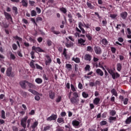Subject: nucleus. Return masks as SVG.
<instances>
[{
  "label": "nucleus",
  "mask_w": 131,
  "mask_h": 131,
  "mask_svg": "<svg viewBox=\"0 0 131 131\" xmlns=\"http://www.w3.org/2000/svg\"><path fill=\"white\" fill-rule=\"evenodd\" d=\"M104 76L105 78H110L109 74H108V72L106 70L104 71Z\"/></svg>",
  "instance_id": "864d4df0"
},
{
  "label": "nucleus",
  "mask_w": 131,
  "mask_h": 131,
  "mask_svg": "<svg viewBox=\"0 0 131 131\" xmlns=\"http://www.w3.org/2000/svg\"><path fill=\"white\" fill-rule=\"evenodd\" d=\"M1 117L3 119H6V112L4 110L1 111Z\"/></svg>",
  "instance_id": "7c9ffc66"
},
{
  "label": "nucleus",
  "mask_w": 131,
  "mask_h": 131,
  "mask_svg": "<svg viewBox=\"0 0 131 131\" xmlns=\"http://www.w3.org/2000/svg\"><path fill=\"white\" fill-rule=\"evenodd\" d=\"M111 92L112 93V94L113 95H114V96H115L116 97H117L118 94H117V92H116V90H115V89H113Z\"/></svg>",
  "instance_id": "72a5a7b5"
},
{
  "label": "nucleus",
  "mask_w": 131,
  "mask_h": 131,
  "mask_svg": "<svg viewBox=\"0 0 131 131\" xmlns=\"http://www.w3.org/2000/svg\"><path fill=\"white\" fill-rule=\"evenodd\" d=\"M28 91H29V92H30V93H31L32 94H33V95H39L41 97V96H42V94L39 93L36 91L33 90H32L31 89H29Z\"/></svg>",
  "instance_id": "f8f14e48"
},
{
  "label": "nucleus",
  "mask_w": 131,
  "mask_h": 131,
  "mask_svg": "<svg viewBox=\"0 0 131 131\" xmlns=\"http://www.w3.org/2000/svg\"><path fill=\"white\" fill-rule=\"evenodd\" d=\"M12 10L14 11L13 12L15 15H18V8L16 7L13 6L12 7Z\"/></svg>",
  "instance_id": "2f4dec72"
},
{
  "label": "nucleus",
  "mask_w": 131,
  "mask_h": 131,
  "mask_svg": "<svg viewBox=\"0 0 131 131\" xmlns=\"http://www.w3.org/2000/svg\"><path fill=\"white\" fill-rule=\"evenodd\" d=\"M72 124L73 126H78L79 124H80V122L76 120H75L72 121Z\"/></svg>",
  "instance_id": "f3484780"
},
{
  "label": "nucleus",
  "mask_w": 131,
  "mask_h": 131,
  "mask_svg": "<svg viewBox=\"0 0 131 131\" xmlns=\"http://www.w3.org/2000/svg\"><path fill=\"white\" fill-rule=\"evenodd\" d=\"M96 73L98 75H100V76H103V75H104V72L100 69H97L96 70Z\"/></svg>",
  "instance_id": "6ab92c4d"
},
{
  "label": "nucleus",
  "mask_w": 131,
  "mask_h": 131,
  "mask_svg": "<svg viewBox=\"0 0 131 131\" xmlns=\"http://www.w3.org/2000/svg\"><path fill=\"white\" fill-rule=\"evenodd\" d=\"M12 49H13V50H14V51H16V50H17V49H18V47L17 46V45L13 43L12 45Z\"/></svg>",
  "instance_id": "6e6d98bb"
},
{
  "label": "nucleus",
  "mask_w": 131,
  "mask_h": 131,
  "mask_svg": "<svg viewBox=\"0 0 131 131\" xmlns=\"http://www.w3.org/2000/svg\"><path fill=\"white\" fill-rule=\"evenodd\" d=\"M82 96L83 98H86L89 97V94L88 93H85V92H83L82 93Z\"/></svg>",
  "instance_id": "c03bdc74"
},
{
  "label": "nucleus",
  "mask_w": 131,
  "mask_h": 131,
  "mask_svg": "<svg viewBox=\"0 0 131 131\" xmlns=\"http://www.w3.org/2000/svg\"><path fill=\"white\" fill-rule=\"evenodd\" d=\"M57 116L54 114H52L51 116L47 119V121H52V120H56L57 119Z\"/></svg>",
  "instance_id": "6e6552de"
},
{
  "label": "nucleus",
  "mask_w": 131,
  "mask_h": 131,
  "mask_svg": "<svg viewBox=\"0 0 131 131\" xmlns=\"http://www.w3.org/2000/svg\"><path fill=\"white\" fill-rule=\"evenodd\" d=\"M53 42L50 39L47 40V45L49 47H51L52 46V43Z\"/></svg>",
  "instance_id": "052dcab7"
},
{
  "label": "nucleus",
  "mask_w": 131,
  "mask_h": 131,
  "mask_svg": "<svg viewBox=\"0 0 131 131\" xmlns=\"http://www.w3.org/2000/svg\"><path fill=\"white\" fill-rule=\"evenodd\" d=\"M84 27H85L86 28L88 29V28H90V27H91V24H85L84 23Z\"/></svg>",
  "instance_id": "69168bd1"
},
{
  "label": "nucleus",
  "mask_w": 131,
  "mask_h": 131,
  "mask_svg": "<svg viewBox=\"0 0 131 131\" xmlns=\"http://www.w3.org/2000/svg\"><path fill=\"white\" fill-rule=\"evenodd\" d=\"M86 51H87V52H90V53H93V51H94V50L93 49L92 47L88 46V47H87Z\"/></svg>",
  "instance_id": "ea45409f"
},
{
  "label": "nucleus",
  "mask_w": 131,
  "mask_h": 131,
  "mask_svg": "<svg viewBox=\"0 0 131 131\" xmlns=\"http://www.w3.org/2000/svg\"><path fill=\"white\" fill-rule=\"evenodd\" d=\"M36 11L37 14H40L41 13V10L40 9V8H39L38 7L36 8Z\"/></svg>",
  "instance_id": "bf43d9fd"
},
{
  "label": "nucleus",
  "mask_w": 131,
  "mask_h": 131,
  "mask_svg": "<svg viewBox=\"0 0 131 131\" xmlns=\"http://www.w3.org/2000/svg\"><path fill=\"white\" fill-rule=\"evenodd\" d=\"M22 4V6L23 7H25L26 8H27V6H28V3L27 2V1L26 0H22L20 4Z\"/></svg>",
  "instance_id": "b1692460"
},
{
  "label": "nucleus",
  "mask_w": 131,
  "mask_h": 131,
  "mask_svg": "<svg viewBox=\"0 0 131 131\" xmlns=\"http://www.w3.org/2000/svg\"><path fill=\"white\" fill-rule=\"evenodd\" d=\"M111 50L113 54H115V53H116V48H115L114 47H111Z\"/></svg>",
  "instance_id": "4d7b16f0"
},
{
  "label": "nucleus",
  "mask_w": 131,
  "mask_h": 131,
  "mask_svg": "<svg viewBox=\"0 0 131 131\" xmlns=\"http://www.w3.org/2000/svg\"><path fill=\"white\" fill-rule=\"evenodd\" d=\"M20 93L22 96V97H23L24 98H26V97H27V92H24L23 91H20Z\"/></svg>",
  "instance_id": "c85d7f7f"
},
{
  "label": "nucleus",
  "mask_w": 131,
  "mask_h": 131,
  "mask_svg": "<svg viewBox=\"0 0 131 131\" xmlns=\"http://www.w3.org/2000/svg\"><path fill=\"white\" fill-rule=\"evenodd\" d=\"M37 125H38V122L35 121L33 123V124H32V125H31V128L35 129L36 127H37Z\"/></svg>",
  "instance_id": "cd10ccee"
},
{
  "label": "nucleus",
  "mask_w": 131,
  "mask_h": 131,
  "mask_svg": "<svg viewBox=\"0 0 131 131\" xmlns=\"http://www.w3.org/2000/svg\"><path fill=\"white\" fill-rule=\"evenodd\" d=\"M125 123L126 124H129L131 123V116L126 119Z\"/></svg>",
  "instance_id": "473e14b6"
},
{
  "label": "nucleus",
  "mask_w": 131,
  "mask_h": 131,
  "mask_svg": "<svg viewBox=\"0 0 131 131\" xmlns=\"http://www.w3.org/2000/svg\"><path fill=\"white\" fill-rule=\"evenodd\" d=\"M26 82L27 83L30 89H33V90H35V89H36L35 84H32V83L29 82V81H26Z\"/></svg>",
  "instance_id": "ddd939ff"
},
{
  "label": "nucleus",
  "mask_w": 131,
  "mask_h": 131,
  "mask_svg": "<svg viewBox=\"0 0 131 131\" xmlns=\"http://www.w3.org/2000/svg\"><path fill=\"white\" fill-rule=\"evenodd\" d=\"M101 42L102 45H103V46H108V41L106 38H103L101 40Z\"/></svg>",
  "instance_id": "393cba45"
},
{
  "label": "nucleus",
  "mask_w": 131,
  "mask_h": 131,
  "mask_svg": "<svg viewBox=\"0 0 131 131\" xmlns=\"http://www.w3.org/2000/svg\"><path fill=\"white\" fill-rule=\"evenodd\" d=\"M35 81L38 84H40V83H42V79L40 78H37L35 79Z\"/></svg>",
  "instance_id": "a878e982"
},
{
  "label": "nucleus",
  "mask_w": 131,
  "mask_h": 131,
  "mask_svg": "<svg viewBox=\"0 0 131 131\" xmlns=\"http://www.w3.org/2000/svg\"><path fill=\"white\" fill-rule=\"evenodd\" d=\"M85 40L81 38L78 39V43H79L80 45H81V46H85V44H84V42H85Z\"/></svg>",
  "instance_id": "dca6fc26"
},
{
  "label": "nucleus",
  "mask_w": 131,
  "mask_h": 131,
  "mask_svg": "<svg viewBox=\"0 0 131 131\" xmlns=\"http://www.w3.org/2000/svg\"><path fill=\"white\" fill-rule=\"evenodd\" d=\"M49 98H50L51 100H54V99H55V92L50 91L49 92Z\"/></svg>",
  "instance_id": "a211bd4d"
},
{
  "label": "nucleus",
  "mask_w": 131,
  "mask_h": 131,
  "mask_svg": "<svg viewBox=\"0 0 131 131\" xmlns=\"http://www.w3.org/2000/svg\"><path fill=\"white\" fill-rule=\"evenodd\" d=\"M43 79L44 80H49V76H47L46 74H44L43 75Z\"/></svg>",
  "instance_id": "5fc2aeb1"
},
{
  "label": "nucleus",
  "mask_w": 131,
  "mask_h": 131,
  "mask_svg": "<svg viewBox=\"0 0 131 131\" xmlns=\"http://www.w3.org/2000/svg\"><path fill=\"white\" fill-rule=\"evenodd\" d=\"M123 101L124 105H127V103L128 102V98H125Z\"/></svg>",
  "instance_id": "e2e57ef3"
},
{
  "label": "nucleus",
  "mask_w": 131,
  "mask_h": 131,
  "mask_svg": "<svg viewBox=\"0 0 131 131\" xmlns=\"http://www.w3.org/2000/svg\"><path fill=\"white\" fill-rule=\"evenodd\" d=\"M87 7L91 10H94L95 9V6H93V5H92V3L87 2H86Z\"/></svg>",
  "instance_id": "5701e85b"
},
{
  "label": "nucleus",
  "mask_w": 131,
  "mask_h": 131,
  "mask_svg": "<svg viewBox=\"0 0 131 131\" xmlns=\"http://www.w3.org/2000/svg\"><path fill=\"white\" fill-rule=\"evenodd\" d=\"M60 11H61V12H62L63 14H66V13H67V10H66V8L64 7L60 8Z\"/></svg>",
  "instance_id": "37998d69"
},
{
  "label": "nucleus",
  "mask_w": 131,
  "mask_h": 131,
  "mask_svg": "<svg viewBox=\"0 0 131 131\" xmlns=\"http://www.w3.org/2000/svg\"><path fill=\"white\" fill-rule=\"evenodd\" d=\"M14 39H16L17 40H19V41H22V38L18 36H15L13 37Z\"/></svg>",
  "instance_id": "49530a36"
},
{
  "label": "nucleus",
  "mask_w": 131,
  "mask_h": 131,
  "mask_svg": "<svg viewBox=\"0 0 131 131\" xmlns=\"http://www.w3.org/2000/svg\"><path fill=\"white\" fill-rule=\"evenodd\" d=\"M47 60L45 61L46 66H49L52 63V58L49 55H46Z\"/></svg>",
  "instance_id": "9d476101"
},
{
  "label": "nucleus",
  "mask_w": 131,
  "mask_h": 131,
  "mask_svg": "<svg viewBox=\"0 0 131 131\" xmlns=\"http://www.w3.org/2000/svg\"><path fill=\"white\" fill-rule=\"evenodd\" d=\"M110 115H111L112 116H114V115H115L116 114V111H115V110H112L110 112Z\"/></svg>",
  "instance_id": "de8ad7c7"
},
{
  "label": "nucleus",
  "mask_w": 131,
  "mask_h": 131,
  "mask_svg": "<svg viewBox=\"0 0 131 131\" xmlns=\"http://www.w3.org/2000/svg\"><path fill=\"white\" fill-rule=\"evenodd\" d=\"M4 15L5 16V18L7 20H11V22H13V18H12V16L9 13L5 11L4 12Z\"/></svg>",
  "instance_id": "0eeeda50"
},
{
  "label": "nucleus",
  "mask_w": 131,
  "mask_h": 131,
  "mask_svg": "<svg viewBox=\"0 0 131 131\" xmlns=\"http://www.w3.org/2000/svg\"><path fill=\"white\" fill-rule=\"evenodd\" d=\"M74 45L73 42H71L70 43H66V47H67V48H71V47H73Z\"/></svg>",
  "instance_id": "58836bf2"
},
{
  "label": "nucleus",
  "mask_w": 131,
  "mask_h": 131,
  "mask_svg": "<svg viewBox=\"0 0 131 131\" xmlns=\"http://www.w3.org/2000/svg\"><path fill=\"white\" fill-rule=\"evenodd\" d=\"M100 125L103 126V125H106L107 124V121H102L100 123Z\"/></svg>",
  "instance_id": "13d9d810"
},
{
  "label": "nucleus",
  "mask_w": 131,
  "mask_h": 131,
  "mask_svg": "<svg viewBox=\"0 0 131 131\" xmlns=\"http://www.w3.org/2000/svg\"><path fill=\"white\" fill-rule=\"evenodd\" d=\"M85 36L88 38V40H92L93 39V35L90 33H85Z\"/></svg>",
  "instance_id": "2eb2a0df"
},
{
  "label": "nucleus",
  "mask_w": 131,
  "mask_h": 131,
  "mask_svg": "<svg viewBox=\"0 0 131 131\" xmlns=\"http://www.w3.org/2000/svg\"><path fill=\"white\" fill-rule=\"evenodd\" d=\"M94 50L96 55H101L102 54V49L101 47L99 46H95Z\"/></svg>",
  "instance_id": "20e7f679"
},
{
  "label": "nucleus",
  "mask_w": 131,
  "mask_h": 131,
  "mask_svg": "<svg viewBox=\"0 0 131 131\" xmlns=\"http://www.w3.org/2000/svg\"><path fill=\"white\" fill-rule=\"evenodd\" d=\"M34 62H35V61H34V60H32L30 62V67H31V68H35V66H34Z\"/></svg>",
  "instance_id": "c9c22d12"
},
{
  "label": "nucleus",
  "mask_w": 131,
  "mask_h": 131,
  "mask_svg": "<svg viewBox=\"0 0 131 131\" xmlns=\"http://www.w3.org/2000/svg\"><path fill=\"white\" fill-rule=\"evenodd\" d=\"M27 119H28V117L25 116L24 118L21 119V120L20 124L24 128H26V122L27 121Z\"/></svg>",
  "instance_id": "7ed1b4c3"
},
{
  "label": "nucleus",
  "mask_w": 131,
  "mask_h": 131,
  "mask_svg": "<svg viewBox=\"0 0 131 131\" xmlns=\"http://www.w3.org/2000/svg\"><path fill=\"white\" fill-rule=\"evenodd\" d=\"M31 119H29L27 120V127L29 128V126H30V123H31Z\"/></svg>",
  "instance_id": "a18cd8bd"
},
{
  "label": "nucleus",
  "mask_w": 131,
  "mask_h": 131,
  "mask_svg": "<svg viewBox=\"0 0 131 131\" xmlns=\"http://www.w3.org/2000/svg\"><path fill=\"white\" fill-rule=\"evenodd\" d=\"M31 15L32 17H35L36 15H37V13H36V11L34 10H33L31 11Z\"/></svg>",
  "instance_id": "f704fd0d"
},
{
  "label": "nucleus",
  "mask_w": 131,
  "mask_h": 131,
  "mask_svg": "<svg viewBox=\"0 0 131 131\" xmlns=\"http://www.w3.org/2000/svg\"><path fill=\"white\" fill-rule=\"evenodd\" d=\"M70 99L71 104H76V105H77V104H78L79 102V99L76 98L74 97L71 98Z\"/></svg>",
  "instance_id": "423d86ee"
},
{
  "label": "nucleus",
  "mask_w": 131,
  "mask_h": 131,
  "mask_svg": "<svg viewBox=\"0 0 131 131\" xmlns=\"http://www.w3.org/2000/svg\"><path fill=\"white\" fill-rule=\"evenodd\" d=\"M72 60L74 61V62H75V63H80V59L78 57H76V58L73 57L72 58Z\"/></svg>",
  "instance_id": "bb28decb"
},
{
  "label": "nucleus",
  "mask_w": 131,
  "mask_h": 131,
  "mask_svg": "<svg viewBox=\"0 0 131 131\" xmlns=\"http://www.w3.org/2000/svg\"><path fill=\"white\" fill-rule=\"evenodd\" d=\"M84 60L91 62L92 61V56L90 54H85L84 56Z\"/></svg>",
  "instance_id": "1a4fd4ad"
},
{
  "label": "nucleus",
  "mask_w": 131,
  "mask_h": 131,
  "mask_svg": "<svg viewBox=\"0 0 131 131\" xmlns=\"http://www.w3.org/2000/svg\"><path fill=\"white\" fill-rule=\"evenodd\" d=\"M102 23L103 24V26H106V25L107 24V20L106 19L103 20L102 21Z\"/></svg>",
  "instance_id": "774afa93"
},
{
  "label": "nucleus",
  "mask_w": 131,
  "mask_h": 131,
  "mask_svg": "<svg viewBox=\"0 0 131 131\" xmlns=\"http://www.w3.org/2000/svg\"><path fill=\"white\" fill-rule=\"evenodd\" d=\"M26 81H28L27 80H24V81H21L19 82V84L21 86V88L23 89V90H25L26 89V86H27V85L26 84Z\"/></svg>",
  "instance_id": "9b49d317"
},
{
  "label": "nucleus",
  "mask_w": 131,
  "mask_h": 131,
  "mask_svg": "<svg viewBox=\"0 0 131 131\" xmlns=\"http://www.w3.org/2000/svg\"><path fill=\"white\" fill-rule=\"evenodd\" d=\"M52 126H53V125H46L43 127V131H47V130H50L52 129Z\"/></svg>",
  "instance_id": "4be33fe9"
},
{
  "label": "nucleus",
  "mask_w": 131,
  "mask_h": 131,
  "mask_svg": "<svg viewBox=\"0 0 131 131\" xmlns=\"http://www.w3.org/2000/svg\"><path fill=\"white\" fill-rule=\"evenodd\" d=\"M100 99L99 98L96 97L94 99L93 103L94 105H99L100 104Z\"/></svg>",
  "instance_id": "aec40b11"
},
{
  "label": "nucleus",
  "mask_w": 131,
  "mask_h": 131,
  "mask_svg": "<svg viewBox=\"0 0 131 131\" xmlns=\"http://www.w3.org/2000/svg\"><path fill=\"white\" fill-rule=\"evenodd\" d=\"M121 69H122V64L120 63H118L117 64V70L120 72L121 71Z\"/></svg>",
  "instance_id": "412c9836"
},
{
  "label": "nucleus",
  "mask_w": 131,
  "mask_h": 131,
  "mask_svg": "<svg viewBox=\"0 0 131 131\" xmlns=\"http://www.w3.org/2000/svg\"><path fill=\"white\" fill-rule=\"evenodd\" d=\"M57 122L58 123H64L65 122L64 121V118H58L57 119Z\"/></svg>",
  "instance_id": "c756f323"
},
{
  "label": "nucleus",
  "mask_w": 131,
  "mask_h": 131,
  "mask_svg": "<svg viewBox=\"0 0 131 131\" xmlns=\"http://www.w3.org/2000/svg\"><path fill=\"white\" fill-rule=\"evenodd\" d=\"M106 70L108 73L112 75L113 79H115V78L120 77V75H119L118 73L114 72V70H112V69L107 68Z\"/></svg>",
  "instance_id": "f257e3e1"
},
{
  "label": "nucleus",
  "mask_w": 131,
  "mask_h": 131,
  "mask_svg": "<svg viewBox=\"0 0 131 131\" xmlns=\"http://www.w3.org/2000/svg\"><path fill=\"white\" fill-rule=\"evenodd\" d=\"M10 59H11V60H15V59H16V56H15V55L13 54L12 52H10Z\"/></svg>",
  "instance_id": "3c124183"
},
{
  "label": "nucleus",
  "mask_w": 131,
  "mask_h": 131,
  "mask_svg": "<svg viewBox=\"0 0 131 131\" xmlns=\"http://www.w3.org/2000/svg\"><path fill=\"white\" fill-rule=\"evenodd\" d=\"M116 119H117L116 117L111 116L109 118V120H110L111 123V122H112V121H115V120H116Z\"/></svg>",
  "instance_id": "4c0bfd02"
},
{
  "label": "nucleus",
  "mask_w": 131,
  "mask_h": 131,
  "mask_svg": "<svg viewBox=\"0 0 131 131\" xmlns=\"http://www.w3.org/2000/svg\"><path fill=\"white\" fill-rule=\"evenodd\" d=\"M120 16L124 20H125L127 17V12L126 11H124L122 12L120 14Z\"/></svg>",
  "instance_id": "4468645a"
},
{
  "label": "nucleus",
  "mask_w": 131,
  "mask_h": 131,
  "mask_svg": "<svg viewBox=\"0 0 131 131\" xmlns=\"http://www.w3.org/2000/svg\"><path fill=\"white\" fill-rule=\"evenodd\" d=\"M36 68V69H38L39 70H42L43 68L42 67L39 66L38 64L36 63L35 64Z\"/></svg>",
  "instance_id": "79ce46f5"
},
{
  "label": "nucleus",
  "mask_w": 131,
  "mask_h": 131,
  "mask_svg": "<svg viewBox=\"0 0 131 131\" xmlns=\"http://www.w3.org/2000/svg\"><path fill=\"white\" fill-rule=\"evenodd\" d=\"M29 4L31 7H34V4H35V2L30 0L29 1Z\"/></svg>",
  "instance_id": "603ef678"
},
{
  "label": "nucleus",
  "mask_w": 131,
  "mask_h": 131,
  "mask_svg": "<svg viewBox=\"0 0 131 131\" xmlns=\"http://www.w3.org/2000/svg\"><path fill=\"white\" fill-rule=\"evenodd\" d=\"M12 130H13V131H18V127H17V126H12Z\"/></svg>",
  "instance_id": "338daca9"
},
{
  "label": "nucleus",
  "mask_w": 131,
  "mask_h": 131,
  "mask_svg": "<svg viewBox=\"0 0 131 131\" xmlns=\"http://www.w3.org/2000/svg\"><path fill=\"white\" fill-rule=\"evenodd\" d=\"M78 27L80 29L82 28V27H84V24H82V22H79L78 23Z\"/></svg>",
  "instance_id": "8fccbe9b"
},
{
  "label": "nucleus",
  "mask_w": 131,
  "mask_h": 131,
  "mask_svg": "<svg viewBox=\"0 0 131 131\" xmlns=\"http://www.w3.org/2000/svg\"><path fill=\"white\" fill-rule=\"evenodd\" d=\"M66 68L67 69H72V65L71 64H70V63H67L66 64Z\"/></svg>",
  "instance_id": "e433bc0d"
},
{
  "label": "nucleus",
  "mask_w": 131,
  "mask_h": 131,
  "mask_svg": "<svg viewBox=\"0 0 131 131\" xmlns=\"http://www.w3.org/2000/svg\"><path fill=\"white\" fill-rule=\"evenodd\" d=\"M32 50L35 51L36 52H39V53H43L45 52V51L41 49L40 47H35V46H33L32 47Z\"/></svg>",
  "instance_id": "39448f33"
},
{
  "label": "nucleus",
  "mask_w": 131,
  "mask_h": 131,
  "mask_svg": "<svg viewBox=\"0 0 131 131\" xmlns=\"http://www.w3.org/2000/svg\"><path fill=\"white\" fill-rule=\"evenodd\" d=\"M67 50L64 48L63 49V53H62V55H63L64 57H65L66 58V57H67Z\"/></svg>",
  "instance_id": "09e8293b"
},
{
  "label": "nucleus",
  "mask_w": 131,
  "mask_h": 131,
  "mask_svg": "<svg viewBox=\"0 0 131 131\" xmlns=\"http://www.w3.org/2000/svg\"><path fill=\"white\" fill-rule=\"evenodd\" d=\"M61 100H62V97L61 96H58L57 98L55 100L56 103H60L61 102Z\"/></svg>",
  "instance_id": "a19ab883"
},
{
  "label": "nucleus",
  "mask_w": 131,
  "mask_h": 131,
  "mask_svg": "<svg viewBox=\"0 0 131 131\" xmlns=\"http://www.w3.org/2000/svg\"><path fill=\"white\" fill-rule=\"evenodd\" d=\"M110 17L112 19H115L117 17V14H110Z\"/></svg>",
  "instance_id": "680f3d73"
},
{
  "label": "nucleus",
  "mask_w": 131,
  "mask_h": 131,
  "mask_svg": "<svg viewBox=\"0 0 131 131\" xmlns=\"http://www.w3.org/2000/svg\"><path fill=\"white\" fill-rule=\"evenodd\" d=\"M56 131H63V128H62L60 126H58L56 127Z\"/></svg>",
  "instance_id": "0e129e2a"
},
{
  "label": "nucleus",
  "mask_w": 131,
  "mask_h": 131,
  "mask_svg": "<svg viewBox=\"0 0 131 131\" xmlns=\"http://www.w3.org/2000/svg\"><path fill=\"white\" fill-rule=\"evenodd\" d=\"M6 75L8 77H15V74L12 71V67H10L7 69Z\"/></svg>",
  "instance_id": "f03ea898"
}]
</instances>
